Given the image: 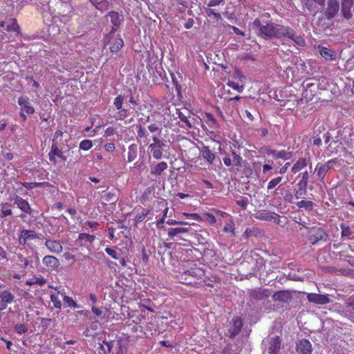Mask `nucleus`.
I'll return each mask as SVG.
<instances>
[{"label":"nucleus","instance_id":"obj_1","mask_svg":"<svg viewBox=\"0 0 354 354\" xmlns=\"http://www.w3.org/2000/svg\"><path fill=\"white\" fill-rule=\"evenodd\" d=\"M257 33L263 39L273 37H286L290 39L299 46H304L305 41L300 35H297L295 31L288 26H284L274 23H263L261 19H256L253 22Z\"/></svg>","mask_w":354,"mask_h":354},{"label":"nucleus","instance_id":"obj_2","mask_svg":"<svg viewBox=\"0 0 354 354\" xmlns=\"http://www.w3.org/2000/svg\"><path fill=\"white\" fill-rule=\"evenodd\" d=\"M152 140L153 142L149 146V152L155 159H161L162 157V149L165 147V144L156 136H153Z\"/></svg>","mask_w":354,"mask_h":354},{"label":"nucleus","instance_id":"obj_3","mask_svg":"<svg viewBox=\"0 0 354 354\" xmlns=\"http://www.w3.org/2000/svg\"><path fill=\"white\" fill-rule=\"evenodd\" d=\"M309 240L312 244H315L319 241L325 240L326 232L320 227H313L308 233Z\"/></svg>","mask_w":354,"mask_h":354},{"label":"nucleus","instance_id":"obj_4","mask_svg":"<svg viewBox=\"0 0 354 354\" xmlns=\"http://www.w3.org/2000/svg\"><path fill=\"white\" fill-rule=\"evenodd\" d=\"M176 114L181 122L185 123V125L182 126V127H186L187 129H191L193 127V124L189 120L191 113L187 109H177Z\"/></svg>","mask_w":354,"mask_h":354},{"label":"nucleus","instance_id":"obj_5","mask_svg":"<svg viewBox=\"0 0 354 354\" xmlns=\"http://www.w3.org/2000/svg\"><path fill=\"white\" fill-rule=\"evenodd\" d=\"M109 49L112 53H118L124 46V41L120 35L109 36Z\"/></svg>","mask_w":354,"mask_h":354},{"label":"nucleus","instance_id":"obj_6","mask_svg":"<svg viewBox=\"0 0 354 354\" xmlns=\"http://www.w3.org/2000/svg\"><path fill=\"white\" fill-rule=\"evenodd\" d=\"M307 299L311 303L319 305L326 304L330 301L327 295H319L316 293H309L307 295Z\"/></svg>","mask_w":354,"mask_h":354},{"label":"nucleus","instance_id":"obj_7","mask_svg":"<svg viewBox=\"0 0 354 354\" xmlns=\"http://www.w3.org/2000/svg\"><path fill=\"white\" fill-rule=\"evenodd\" d=\"M296 350L298 354H311L312 344L308 339H303L297 344Z\"/></svg>","mask_w":354,"mask_h":354},{"label":"nucleus","instance_id":"obj_8","mask_svg":"<svg viewBox=\"0 0 354 354\" xmlns=\"http://www.w3.org/2000/svg\"><path fill=\"white\" fill-rule=\"evenodd\" d=\"M339 3L336 0H328V6L325 11L327 19H332L339 11Z\"/></svg>","mask_w":354,"mask_h":354},{"label":"nucleus","instance_id":"obj_9","mask_svg":"<svg viewBox=\"0 0 354 354\" xmlns=\"http://www.w3.org/2000/svg\"><path fill=\"white\" fill-rule=\"evenodd\" d=\"M42 262L50 270H56L60 266L58 259L51 255L45 256L42 259Z\"/></svg>","mask_w":354,"mask_h":354},{"label":"nucleus","instance_id":"obj_10","mask_svg":"<svg viewBox=\"0 0 354 354\" xmlns=\"http://www.w3.org/2000/svg\"><path fill=\"white\" fill-rule=\"evenodd\" d=\"M0 26L8 32H19V27L15 19H10L6 21H0Z\"/></svg>","mask_w":354,"mask_h":354},{"label":"nucleus","instance_id":"obj_11","mask_svg":"<svg viewBox=\"0 0 354 354\" xmlns=\"http://www.w3.org/2000/svg\"><path fill=\"white\" fill-rule=\"evenodd\" d=\"M45 245L53 253L59 254L62 252V245L59 241L55 240H46Z\"/></svg>","mask_w":354,"mask_h":354},{"label":"nucleus","instance_id":"obj_12","mask_svg":"<svg viewBox=\"0 0 354 354\" xmlns=\"http://www.w3.org/2000/svg\"><path fill=\"white\" fill-rule=\"evenodd\" d=\"M37 238V234L34 230H23L21 231L19 241L21 245H25L28 240Z\"/></svg>","mask_w":354,"mask_h":354},{"label":"nucleus","instance_id":"obj_13","mask_svg":"<svg viewBox=\"0 0 354 354\" xmlns=\"http://www.w3.org/2000/svg\"><path fill=\"white\" fill-rule=\"evenodd\" d=\"M274 301L288 302L291 299V293L288 290L277 291L272 295Z\"/></svg>","mask_w":354,"mask_h":354},{"label":"nucleus","instance_id":"obj_14","mask_svg":"<svg viewBox=\"0 0 354 354\" xmlns=\"http://www.w3.org/2000/svg\"><path fill=\"white\" fill-rule=\"evenodd\" d=\"M311 167V161L310 158H301L297 160L291 169L292 172L296 174L306 167L308 165Z\"/></svg>","mask_w":354,"mask_h":354},{"label":"nucleus","instance_id":"obj_15","mask_svg":"<svg viewBox=\"0 0 354 354\" xmlns=\"http://www.w3.org/2000/svg\"><path fill=\"white\" fill-rule=\"evenodd\" d=\"M353 6V0H342V13L344 18L350 19L351 17V8Z\"/></svg>","mask_w":354,"mask_h":354},{"label":"nucleus","instance_id":"obj_16","mask_svg":"<svg viewBox=\"0 0 354 354\" xmlns=\"http://www.w3.org/2000/svg\"><path fill=\"white\" fill-rule=\"evenodd\" d=\"M267 153L268 155L272 156L273 158L278 159L281 158L283 160H288L291 157V153L290 152H287L284 150L282 151H275L272 149H268Z\"/></svg>","mask_w":354,"mask_h":354},{"label":"nucleus","instance_id":"obj_17","mask_svg":"<svg viewBox=\"0 0 354 354\" xmlns=\"http://www.w3.org/2000/svg\"><path fill=\"white\" fill-rule=\"evenodd\" d=\"M335 164V161L333 160H328L326 163L324 165L320 166L318 168L317 171V176L319 178L323 179L328 170L333 167V165Z\"/></svg>","mask_w":354,"mask_h":354},{"label":"nucleus","instance_id":"obj_18","mask_svg":"<svg viewBox=\"0 0 354 354\" xmlns=\"http://www.w3.org/2000/svg\"><path fill=\"white\" fill-rule=\"evenodd\" d=\"M19 104L21 106L22 111L28 114H32L35 112L34 108L30 105L27 99L20 97L18 100Z\"/></svg>","mask_w":354,"mask_h":354},{"label":"nucleus","instance_id":"obj_19","mask_svg":"<svg viewBox=\"0 0 354 354\" xmlns=\"http://www.w3.org/2000/svg\"><path fill=\"white\" fill-rule=\"evenodd\" d=\"M242 321L239 317H236L233 319L232 326L230 329V333L231 337H234L237 335L242 327Z\"/></svg>","mask_w":354,"mask_h":354},{"label":"nucleus","instance_id":"obj_20","mask_svg":"<svg viewBox=\"0 0 354 354\" xmlns=\"http://www.w3.org/2000/svg\"><path fill=\"white\" fill-rule=\"evenodd\" d=\"M15 203L21 211L28 214L30 213L31 208L29 203L20 197H17Z\"/></svg>","mask_w":354,"mask_h":354},{"label":"nucleus","instance_id":"obj_21","mask_svg":"<svg viewBox=\"0 0 354 354\" xmlns=\"http://www.w3.org/2000/svg\"><path fill=\"white\" fill-rule=\"evenodd\" d=\"M257 218L263 221L274 220L276 221L279 219V215L274 212H259L257 214Z\"/></svg>","mask_w":354,"mask_h":354},{"label":"nucleus","instance_id":"obj_22","mask_svg":"<svg viewBox=\"0 0 354 354\" xmlns=\"http://www.w3.org/2000/svg\"><path fill=\"white\" fill-rule=\"evenodd\" d=\"M108 17H109L111 22L113 26L112 28V30L114 31L118 28L121 22L120 15H119L118 12H109Z\"/></svg>","mask_w":354,"mask_h":354},{"label":"nucleus","instance_id":"obj_23","mask_svg":"<svg viewBox=\"0 0 354 354\" xmlns=\"http://www.w3.org/2000/svg\"><path fill=\"white\" fill-rule=\"evenodd\" d=\"M281 342L279 337H276L270 342V346L268 348L270 354H277L280 348Z\"/></svg>","mask_w":354,"mask_h":354},{"label":"nucleus","instance_id":"obj_24","mask_svg":"<svg viewBox=\"0 0 354 354\" xmlns=\"http://www.w3.org/2000/svg\"><path fill=\"white\" fill-rule=\"evenodd\" d=\"M319 53L321 56L326 59L332 60L335 59V52L326 47L319 48Z\"/></svg>","mask_w":354,"mask_h":354},{"label":"nucleus","instance_id":"obj_25","mask_svg":"<svg viewBox=\"0 0 354 354\" xmlns=\"http://www.w3.org/2000/svg\"><path fill=\"white\" fill-rule=\"evenodd\" d=\"M202 156L208 162L212 164L215 158L214 154L209 150V147H203L201 150Z\"/></svg>","mask_w":354,"mask_h":354},{"label":"nucleus","instance_id":"obj_26","mask_svg":"<svg viewBox=\"0 0 354 354\" xmlns=\"http://www.w3.org/2000/svg\"><path fill=\"white\" fill-rule=\"evenodd\" d=\"M271 295V291L269 289H259L254 292L253 296L257 299H263L268 297Z\"/></svg>","mask_w":354,"mask_h":354},{"label":"nucleus","instance_id":"obj_27","mask_svg":"<svg viewBox=\"0 0 354 354\" xmlns=\"http://www.w3.org/2000/svg\"><path fill=\"white\" fill-rule=\"evenodd\" d=\"M167 163L165 162H160L158 163L154 167H153L151 170V174L152 175H160L163 171L167 169Z\"/></svg>","mask_w":354,"mask_h":354},{"label":"nucleus","instance_id":"obj_28","mask_svg":"<svg viewBox=\"0 0 354 354\" xmlns=\"http://www.w3.org/2000/svg\"><path fill=\"white\" fill-rule=\"evenodd\" d=\"M189 231V229L188 227H175V228H170L168 230L167 234L168 236L171 239L175 236L178 235L180 233H186Z\"/></svg>","mask_w":354,"mask_h":354},{"label":"nucleus","instance_id":"obj_29","mask_svg":"<svg viewBox=\"0 0 354 354\" xmlns=\"http://www.w3.org/2000/svg\"><path fill=\"white\" fill-rule=\"evenodd\" d=\"M14 295L8 290H3L0 293V299L5 304H11L14 299Z\"/></svg>","mask_w":354,"mask_h":354},{"label":"nucleus","instance_id":"obj_30","mask_svg":"<svg viewBox=\"0 0 354 354\" xmlns=\"http://www.w3.org/2000/svg\"><path fill=\"white\" fill-rule=\"evenodd\" d=\"M137 157V146L131 145L128 148V161L132 162Z\"/></svg>","mask_w":354,"mask_h":354},{"label":"nucleus","instance_id":"obj_31","mask_svg":"<svg viewBox=\"0 0 354 354\" xmlns=\"http://www.w3.org/2000/svg\"><path fill=\"white\" fill-rule=\"evenodd\" d=\"M58 293L62 295L64 301L66 302L68 305V306L73 307L74 308H78V305L72 297L64 295V293L61 292L60 291H58Z\"/></svg>","mask_w":354,"mask_h":354},{"label":"nucleus","instance_id":"obj_32","mask_svg":"<svg viewBox=\"0 0 354 354\" xmlns=\"http://www.w3.org/2000/svg\"><path fill=\"white\" fill-rule=\"evenodd\" d=\"M92 3L98 10H104L108 8V2L105 0H91Z\"/></svg>","mask_w":354,"mask_h":354},{"label":"nucleus","instance_id":"obj_33","mask_svg":"<svg viewBox=\"0 0 354 354\" xmlns=\"http://www.w3.org/2000/svg\"><path fill=\"white\" fill-rule=\"evenodd\" d=\"M297 205L300 208H304L306 210H310L313 209V203L310 201H304L297 202Z\"/></svg>","mask_w":354,"mask_h":354},{"label":"nucleus","instance_id":"obj_34","mask_svg":"<svg viewBox=\"0 0 354 354\" xmlns=\"http://www.w3.org/2000/svg\"><path fill=\"white\" fill-rule=\"evenodd\" d=\"M51 149L53 151V153L55 155V156L59 157V158L64 161L66 160V157L64 156L63 152L60 149H59L56 144H53Z\"/></svg>","mask_w":354,"mask_h":354},{"label":"nucleus","instance_id":"obj_35","mask_svg":"<svg viewBox=\"0 0 354 354\" xmlns=\"http://www.w3.org/2000/svg\"><path fill=\"white\" fill-rule=\"evenodd\" d=\"M223 231L225 232H230L233 236H236L234 223L233 221L230 220L224 227Z\"/></svg>","mask_w":354,"mask_h":354},{"label":"nucleus","instance_id":"obj_36","mask_svg":"<svg viewBox=\"0 0 354 354\" xmlns=\"http://www.w3.org/2000/svg\"><path fill=\"white\" fill-rule=\"evenodd\" d=\"M205 12L209 17H213L214 19L216 21H218L221 19V15L216 12L214 9L206 8Z\"/></svg>","mask_w":354,"mask_h":354},{"label":"nucleus","instance_id":"obj_37","mask_svg":"<svg viewBox=\"0 0 354 354\" xmlns=\"http://www.w3.org/2000/svg\"><path fill=\"white\" fill-rule=\"evenodd\" d=\"M93 147V142L90 140H84L80 144V149L87 151Z\"/></svg>","mask_w":354,"mask_h":354},{"label":"nucleus","instance_id":"obj_38","mask_svg":"<svg viewBox=\"0 0 354 354\" xmlns=\"http://www.w3.org/2000/svg\"><path fill=\"white\" fill-rule=\"evenodd\" d=\"M206 122L211 127H215L217 124V120L212 114L209 113H205Z\"/></svg>","mask_w":354,"mask_h":354},{"label":"nucleus","instance_id":"obj_39","mask_svg":"<svg viewBox=\"0 0 354 354\" xmlns=\"http://www.w3.org/2000/svg\"><path fill=\"white\" fill-rule=\"evenodd\" d=\"M231 155L232 156V160L233 164L236 166H241V162H242V158L234 151H232Z\"/></svg>","mask_w":354,"mask_h":354},{"label":"nucleus","instance_id":"obj_40","mask_svg":"<svg viewBox=\"0 0 354 354\" xmlns=\"http://www.w3.org/2000/svg\"><path fill=\"white\" fill-rule=\"evenodd\" d=\"M281 177H277L272 179L268 184V189L270 190L274 188L281 181Z\"/></svg>","mask_w":354,"mask_h":354},{"label":"nucleus","instance_id":"obj_41","mask_svg":"<svg viewBox=\"0 0 354 354\" xmlns=\"http://www.w3.org/2000/svg\"><path fill=\"white\" fill-rule=\"evenodd\" d=\"M79 238L82 240H84L86 241L92 243L95 240V236L86 234V233H81L79 235Z\"/></svg>","mask_w":354,"mask_h":354},{"label":"nucleus","instance_id":"obj_42","mask_svg":"<svg viewBox=\"0 0 354 354\" xmlns=\"http://www.w3.org/2000/svg\"><path fill=\"white\" fill-rule=\"evenodd\" d=\"M50 300L53 304V306L56 308H61L62 307V302L59 299L57 295L52 294L50 295Z\"/></svg>","mask_w":354,"mask_h":354},{"label":"nucleus","instance_id":"obj_43","mask_svg":"<svg viewBox=\"0 0 354 354\" xmlns=\"http://www.w3.org/2000/svg\"><path fill=\"white\" fill-rule=\"evenodd\" d=\"M15 330L18 334H23L28 331V328L24 324H17L15 326Z\"/></svg>","mask_w":354,"mask_h":354},{"label":"nucleus","instance_id":"obj_44","mask_svg":"<svg viewBox=\"0 0 354 354\" xmlns=\"http://www.w3.org/2000/svg\"><path fill=\"white\" fill-rule=\"evenodd\" d=\"M105 251L112 258H113L115 259H119V254L118 253V252L115 250H114L113 248H106L105 249Z\"/></svg>","mask_w":354,"mask_h":354},{"label":"nucleus","instance_id":"obj_45","mask_svg":"<svg viewBox=\"0 0 354 354\" xmlns=\"http://www.w3.org/2000/svg\"><path fill=\"white\" fill-rule=\"evenodd\" d=\"M123 104V97L122 95H118L116 97L114 100V105L115 106L116 109L120 110L122 107Z\"/></svg>","mask_w":354,"mask_h":354},{"label":"nucleus","instance_id":"obj_46","mask_svg":"<svg viewBox=\"0 0 354 354\" xmlns=\"http://www.w3.org/2000/svg\"><path fill=\"white\" fill-rule=\"evenodd\" d=\"M228 85L233 89L238 91L239 93H241L243 91V86H239L237 83L234 82H229Z\"/></svg>","mask_w":354,"mask_h":354},{"label":"nucleus","instance_id":"obj_47","mask_svg":"<svg viewBox=\"0 0 354 354\" xmlns=\"http://www.w3.org/2000/svg\"><path fill=\"white\" fill-rule=\"evenodd\" d=\"M236 203L239 206L241 207L243 209H245L247 207V205H248V201H247V199H245L244 198H241V199L237 200L236 201Z\"/></svg>","mask_w":354,"mask_h":354},{"label":"nucleus","instance_id":"obj_48","mask_svg":"<svg viewBox=\"0 0 354 354\" xmlns=\"http://www.w3.org/2000/svg\"><path fill=\"white\" fill-rule=\"evenodd\" d=\"M34 283L39 286H43L46 283V280L43 277L40 276L39 277H37L35 279Z\"/></svg>","mask_w":354,"mask_h":354},{"label":"nucleus","instance_id":"obj_49","mask_svg":"<svg viewBox=\"0 0 354 354\" xmlns=\"http://www.w3.org/2000/svg\"><path fill=\"white\" fill-rule=\"evenodd\" d=\"M183 216L193 218L196 221L201 220V216L196 213H192V214L183 213Z\"/></svg>","mask_w":354,"mask_h":354},{"label":"nucleus","instance_id":"obj_50","mask_svg":"<svg viewBox=\"0 0 354 354\" xmlns=\"http://www.w3.org/2000/svg\"><path fill=\"white\" fill-rule=\"evenodd\" d=\"M149 212V211L148 210L145 212H142V213L138 214L136 216V221L138 222H140V221H143Z\"/></svg>","mask_w":354,"mask_h":354},{"label":"nucleus","instance_id":"obj_51","mask_svg":"<svg viewBox=\"0 0 354 354\" xmlns=\"http://www.w3.org/2000/svg\"><path fill=\"white\" fill-rule=\"evenodd\" d=\"M221 3H224V1L222 0H211L208 3L207 6H208V7H213V6H218Z\"/></svg>","mask_w":354,"mask_h":354},{"label":"nucleus","instance_id":"obj_52","mask_svg":"<svg viewBox=\"0 0 354 354\" xmlns=\"http://www.w3.org/2000/svg\"><path fill=\"white\" fill-rule=\"evenodd\" d=\"M138 136L140 138H144V137L147 136V131H146V130L143 127H142L141 126H140L139 129L138 131Z\"/></svg>","mask_w":354,"mask_h":354},{"label":"nucleus","instance_id":"obj_53","mask_svg":"<svg viewBox=\"0 0 354 354\" xmlns=\"http://www.w3.org/2000/svg\"><path fill=\"white\" fill-rule=\"evenodd\" d=\"M148 129L152 133L156 132V131H160L159 126H158L156 124H151L149 125Z\"/></svg>","mask_w":354,"mask_h":354},{"label":"nucleus","instance_id":"obj_54","mask_svg":"<svg viewBox=\"0 0 354 354\" xmlns=\"http://www.w3.org/2000/svg\"><path fill=\"white\" fill-rule=\"evenodd\" d=\"M308 178H309L308 172L307 171H304L302 174V178H301V183H303L304 184V185H307Z\"/></svg>","mask_w":354,"mask_h":354},{"label":"nucleus","instance_id":"obj_55","mask_svg":"<svg viewBox=\"0 0 354 354\" xmlns=\"http://www.w3.org/2000/svg\"><path fill=\"white\" fill-rule=\"evenodd\" d=\"M346 308H351V309L354 310V298H350L346 302Z\"/></svg>","mask_w":354,"mask_h":354},{"label":"nucleus","instance_id":"obj_56","mask_svg":"<svg viewBox=\"0 0 354 354\" xmlns=\"http://www.w3.org/2000/svg\"><path fill=\"white\" fill-rule=\"evenodd\" d=\"M12 213V209H2L1 212V214L0 216L2 217V218H4L7 216H9V215H11Z\"/></svg>","mask_w":354,"mask_h":354},{"label":"nucleus","instance_id":"obj_57","mask_svg":"<svg viewBox=\"0 0 354 354\" xmlns=\"http://www.w3.org/2000/svg\"><path fill=\"white\" fill-rule=\"evenodd\" d=\"M104 148L107 151H113L115 150V145L114 144L109 142L105 145Z\"/></svg>","mask_w":354,"mask_h":354},{"label":"nucleus","instance_id":"obj_58","mask_svg":"<svg viewBox=\"0 0 354 354\" xmlns=\"http://www.w3.org/2000/svg\"><path fill=\"white\" fill-rule=\"evenodd\" d=\"M223 162L226 166H231L233 164L232 160L230 157H225L223 158Z\"/></svg>","mask_w":354,"mask_h":354},{"label":"nucleus","instance_id":"obj_59","mask_svg":"<svg viewBox=\"0 0 354 354\" xmlns=\"http://www.w3.org/2000/svg\"><path fill=\"white\" fill-rule=\"evenodd\" d=\"M206 216L209 218V221L212 224L215 223L216 222V219L213 214L207 213L206 214Z\"/></svg>","mask_w":354,"mask_h":354},{"label":"nucleus","instance_id":"obj_60","mask_svg":"<svg viewBox=\"0 0 354 354\" xmlns=\"http://www.w3.org/2000/svg\"><path fill=\"white\" fill-rule=\"evenodd\" d=\"M306 192V189H299L296 192V194H295V196L297 198H301Z\"/></svg>","mask_w":354,"mask_h":354},{"label":"nucleus","instance_id":"obj_61","mask_svg":"<svg viewBox=\"0 0 354 354\" xmlns=\"http://www.w3.org/2000/svg\"><path fill=\"white\" fill-rule=\"evenodd\" d=\"M92 312L96 315V316H100L102 314V312L100 309L96 308V307H93L92 308Z\"/></svg>","mask_w":354,"mask_h":354},{"label":"nucleus","instance_id":"obj_62","mask_svg":"<svg viewBox=\"0 0 354 354\" xmlns=\"http://www.w3.org/2000/svg\"><path fill=\"white\" fill-rule=\"evenodd\" d=\"M64 257L66 260H72L73 261H75V255L71 254V253L64 254Z\"/></svg>","mask_w":354,"mask_h":354},{"label":"nucleus","instance_id":"obj_63","mask_svg":"<svg viewBox=\"0 0 354 354\" xmlns=\"http://www.w3.org/2000/svg\"><path fill=\"white\" fill-rule=\"evenodd\" d=\"M48 156H49V160L51 162H53L54 163H55V155L53 153V151H52V149L49 152Z\"/></svg>","mask_w":354,"mask_h":354},{"label":"nucleus","instance_id":"obj_64","mask_svg":"<svg viewBox=\"0 0 354 354\" xmlns=\"http://www.w3.org/2000/svg\"><path fill=\"white\" fill-rule=\"evenodd\" d=\"M164 223H165V218L162 217L157 221L156 225L158 227L161 228L163 227Z\"/></svg>","mask_w":354,"mask_h":354}]
</instances>
